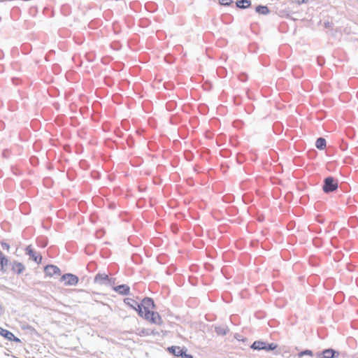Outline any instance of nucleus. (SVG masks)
Listing matches in <instances>:
<instances>
[{
  "mask_svg": "<svg viewBox=\"0 0 358 358\" xmlns=\"http://www.w3.org/2000/svg\"><path fill=\"white\" fill-rule=\"evenodd\" d=\"M323 358H337L340 352L332 348L325 349L322 351Z\"/></svg>",
  "mask_w": 358,
  "mask_h": 358,
  "instance_id": "nucleus-11",
  "label": "nucleus"
},
{
  "mask_svg": "<svg viewBox=\"0 0 358 358\" xmlns=\"http://www.w3.org/2000/svg\"><path fill=\"white\" fill-rule=\"evenodd\" d=\"M327 141L323 137H320L316 140L315 147L320 150H323L326 148Z\"/></svg>",
  "mask_w": 358,
  "mask_h": 358,
  "instance_id": "nucleus-15",
  "label": "nucleus"
},
{
  "mask_svg": "<svg viewBox=\"0 0 358 358\" xmlns=\"http://www.w3.org/2000/svg\"><path fill=\"white\" fill-rule=\"evenodd\" d=\"M168 350L171 354H173L174 356L180 357V355L182 350V348H181L179 346H171L168 348Z\"/></svg>",
  "mask_w": 358,
  "mask_h": 358,
  "instance_id": "nucleus-17",
  "label": "nucleus"
},
{
  "mask_svg": "<svg viewBox=\"0 0 358 358\" xmlns=\"http://www.w3.org/2000/svg\"><path fill=\"white\" fill-rule=\"evenodd\" d=\"M255 11L258 14L264 15H268L270 13V10H269L268 7L267 6L261 5V4L255 7Z\"/></svg>",
  "mask_w": 358,
  "mask_h": 358,
  "instance_id": "nucleus-13",
  "label": "nucleus"
},
{
  "mask_svg": "<svg viewBox=\"0 0 358 358\" xmlns=\"http://www.w3.org/2000/svg\"><path fill=\"white\" fill-rule=\"evenodd\" d=\"M94 281L95 283L106 285V283H110V278L107 274L99 273L95 275Z\"/></svg>",
  "mask_w": 358,
  "mask_h": 358,
  "instance_id": "nucleus-10",
  "label": "nucleus"
},
{
  "mask_svg": "<svg viewBox=\"0 0 358 358\" xmlns=\"http://www.w3.org/2000/svg\"><path fill=\"white\" fill-rule=\"evenodd\" d=\"M251 348H252L253 350H265L266 342L262 341H256L252 344Z\"/></svg>",
  "mask_w": 358,
  "mask_h": 358,
  "instance_id": "nucleus-16",
  "label": "nucleus"
},
{
  "mask_svg": "<svg viewBox=\"0 0 358 358\" xmlns=\"http://www.w3.org/2000/svg\"><path fill=\"white\" fill-rule=\"evenodd\" d=\"M143 317L152 324H161L162 323V317L157 312L147 311L143 313Z\"/></svg>",
  "mask_w": 358,
  "mask_h": 358,
  "instance_id": "nucleus-2",
  "label": "nucleus"
},
{
  "mask_svg": "<svg viewBox=\"0 0 358 358\" xmlns=\"http://www.w3.org/2000/svg\"><path fill=\"white\" fill-rule=\"evenodd\" d=\"M124 302L131 308L135 310L140 317H143V311L141 310L139 303L130 298L124 299Z\"/></svg>",
  "mask_w": 358,
  "mask_h": 358,
  "instance_id": "nucleus-4",
  "label": "nucleus"
},
{
  "mask_svg": "<svg viewBox=\"0 0 358 358\" xmlns=\"http://www.w3.org/2000/svg\"><path fill=\"white\" fill-rule=\"evenodd\" d=\"M26 254L28 255L37 264H40L42 261V256L37 254L36 252L31 248V245H28L26 249Z\"/></svg>",
  "mask_w": 358,
  "mask_h": 358,
  "instance_id": "nucleus-6",
  "label": "nucleus"
},
{
  "mask_svg": "<svg viewBox=\"0 0 358 358\" xmlns=\"http://www.w3.org/2000/svg\"><path fill=\"white\" fill-rule=\"evenodd\" d=\"M108 207H109V208H110V209H113V208H115V204H114V203H110L109 204V206H108Z\"/></svg>",
  "mask_w": 358,
  "mask_h": 358,
  "instance_id": "nucleus-30",
  "label": "nucleus"
},
{
  "mask_svg": "<svg viewBox=\"0 0 358 358\" xmlns=\"http://www.w3.org/2000/svg\"><path fill=\"white\" fill-rule=\"evenodd\" d=\"M8 259L6 256L0 251V270L5 271V266L8 264Z\"/></svg>",
  "mask_w": 358,
  "mask_h": 358,
  "instance_id": "nucleus-19",
  "label": "nucleus"
},
{
  "mask_svg": "<svg viewBox=\"0 0 358 358\" xmlns=\"http://www.w3.org/2000/svg\"><path fill=\"white\" fill-rule=\"evenodd\" d=\"M150 332L151 333V335H155L156 334V333L153 330H150Z\"/></svg>",
  "mask_w": 358,
  "mask_h": 358,
  "instance_id": "nucleus-32",
  "label": "nucleus"
},
{
  "mask_svg": "<svg viewBox=\"0 0 358 358\" xmlns=\"http://www.w3.org/2000/svg\"><path fill=\"white\" fill-rule=\"evenodd\" d=\"M303 355H310L313 356V353L310 350H305L299 353V356L302 357Z\"/></svg>",
  "mask_w": 358,
  "mask_h": 358,
  "instance_id": "nucleus-23",
  "label": "nucleus"
},
{
  "mask_svg": "<svg viewBox=\"0 0 358 358\" xmlns=\"http://www.w3.org/2000/svg\"><path fill=\"white\" fill-rule=\"evenodd\" d=\"M215 331L217 333V334L221 335V336H224L229 332V329L226 326H220V327H215Z\"/></svg>",
  "mask_w": 358,
  "mask_h": 358,
  "instance_id": "nucleus-18",
  "label": "nucleus"
},
{
  "mask_svg": "<svg viewBox=\"0 0 358 358\" xmlns=\"http://www.w3.org/2000/svg\"><path fill=\"white\" fill-rule=\"evenodd\" d=\"M1 245L3 250H8L10 248L9 244L6 242H1Z\"/></svg>",
  "mask_w": 358,
  "mask_h": 358,
  "instance_id": "nucleus-26",
  "label": "nucleus"
},
{
  "mask_svg": "<svg viewBox=\"0 0 358 358\" xmlns=\"http://www.w3.org/2000/svg\"><path fill=\"white\" fill-rule=\"evenodd\" d=\"M140 306L141 308V310H143V308L144 309L143 313H146L147 311H150V309H155V303L154 302V300L152 298L150 297H145L141 303H140Z\"/></svg>",
  "mask_w": 358,
  "mask_h": 358,
  "instance_id": "nucleus-5",
  "label": "nucleus"
},
{
  "mask_svg": "<svg viewBox=\"0 0 358 358\" xmlns=\"http://www.w3.org/2000/svg\"><path fill=\"white\" fill-rule=\"evenodd\" d=\"M233 2V0H219V3L224 6H230Z\"/></svg>",
  "mask_w": 358,
  "mask_h": 358,
  "instance_id": "nucleus-22",
  "label": "nucleus"
},
{
  "mask_svg": "<svg viewBox=\"0 0 358 358\" xmlns=\"http://www.w3.org/2000/svg\"><path fill=\"white\" fill-rule=\"evenodd\" d=\"M176 231H177V228H176V229H174L173 231H174V232H176Z\"/></svg>",
  "mask_w": 358,
  "mask_h": 358,
  "instance_id": "nucleus-37",
  "label": "nucleus"
},
{
  "mask_svg": "<svg viewBox=\"0 0 358 358\" xmlns=\"http://www.w3.org/2000/svg\"><path fill=\"white\" fill-rule=\"evenodd\" d=\"M239 78L241 81L245 82L247 80V75L246 74H241L239 76Z\"/></svg>",
  "mask_w": 358,
  "mask_h": 358,
  "instance_id": "nucleus-27",
  "label": "nucleus"
},
{
  "mask_svg": "<svg viewBox=\"0 0 358 358\" xmlns=\"http://www.w3.org/2000/svg\"><path fill=\"white\" fill-rule=\"evenodd\" d=\"M176 231H177V228H176V229H174L173 231H174V232H176Z\"/></svg>",
  "mask_w": 358,
  "mask_h": 358,
  "instance_id": "nucleus-36",
  "label": "nucleus"
},
{
  "mask_svg": "<svg viewBox=\"0 0 358 358\" xmlns=\"http://www.w3.org/2000/svg\"><path fill=\"white\" fill-rule=\"evenodd\" d=\"M113 289L119 294L127 296L130 294V287L126 284H122L117 286H113Z\"/></svg>",
  "mask_w": 358,
  "mask_h": 358,
  "instance_id": "nucleus-9",
  "label": "nucleus"
},
{
  "mask_svg": "<svg viewBox=\"0 0 358 358\" xmlns=\"http://www.w3.org/2000/svg\"><path fill=\"white\" fill-rule=\"evenodd\" d=\"M140 336H149L151 335V333L150 332V329H143L141 330L139 333Z\"/></svg>",
  "mask_w": 358,
  "mask_h": 358,
  "instance_id": "nucleus-24",
  "label": "nucleus"
},
{
  "mask_svg": "<svg viewBox=\"0 0 358 358\" xmlns=\"http://www.w3.org/2000/svg\"><path fill=\"white\" fill-rule=\"evenodd\" d=\"M3 310V308L2 306L0 305V311H1Z\"/></svg>",
  "mask_w": 358,
  "mask_h": 358,
  "instance_id": "nucleus-35",
  "label": "nucleus"
},
{
  "mask_svg": "<svg viewBox=\"0 0 358 358\" xmlns=\"http://www.w3.org/2000/svg\"><path fill=\"white\" fill-rule=\"evenodd\" d=\"M338 188V180L332 176L326 177L324 179L322 189L325 193H330Z\"/></svg>",
  "mask_w": 358,
  "mask_h": 358,
  "instance_id": "nucleus-1",
  "label": "nucleus"
},
{
  "mask_svg": "<svg viewBox=\"0 0 358 358\" xmlns=\"http://www.w3.org/2000/svg\"><path fill=\"white\" fill-rule=\"evenodd\" d=\"M60 280L64 282L66 286L76 285L78 282V277L72 273H65L62 275Z\"/></svg>",
  "mask_w": 358,
  "mask_h": 358,
  "instance_id": "nucleus-3",
  "label": "nucleus"
},
{
  "mask_svg": "<svg viewBox=\"0 0 358 358\" xmlns=\"http://www.w3.org/2000/svg\"><path fill=\"white\" fill-rule=\"evenodd\" d=\"M115 279L110 278V283H106V285L111 286V285H115Z\"/></svg>",
  "mask_w": 358,
  "mask_h": 358,
  "instance_id": "nucleus-29",
  "label": "nucleus"
},
{
  "mask_svg": "<svg viewBox=\"0 0 358 358\" xmlns=\"http://www.w3.org/2000/svg\"><path fill=\"white\" fill-rule=\"evenodd\" d=\"M0 335L6 338L8 341H14L16 343H20L21 341L10 331L0 327Z\"/></svg>",
  "mask_w": 358,
  "mask_h": 358,
  "instance_id": "nucleus-7",
  "label": "nucleus"
},
{
  "mask_svg": "<svg viewBox=\"0 0 358 358\" xmlns=\"http://www.w3.org/2000/svg\"><path fill=\"white\" fill-rule=\"evenodd\" d=\"M258 220L262 222L264 220V217L262 215L258 217Z\"/></svg>",
  "mask_w": 358,
  "mask_h": 358,
  "instance_id": "nucleus-31",
  "label": "nucleus"
},
{
  "mask_svg": "<svg viewBox=\"0 0 358 358\" xmlns=\"http://www.w3.org/2000/svg\"><path fill=\"white\" fill-rule=\"evenodd\" d=\"M47 245V242L42 243V246L45 247Z\"/></svg>",
  "mask_w": 358,
  "mask_h": 358,
  "instance_id": "nucleus-33",
  "label": "nucleus"
},
{
  "mask_svg": "<svg viewBox=\"0 0 358 358\" xmlns=\"http://www.w3.org/2000/svg\"><path fill=\"white\" fill-rule=\"evenodd\" d=\"M12 270L15 273L20 274L24 270V266L22 263L14 262L12 263Z\"/></svg>",
  "mask_w": 358,
  "mask_h": 358,
  "instance_id": "nucleus-14",
  "label": "nucleus"
},
{
  "mask_svg": "<svg viewBox=\"0 0 358 358\" xmlns=\"http://www.w3.org/2000/svg\"><path fill=\"white\" fill-rule=\"evenodd\" d=\"M252 4L250 0H237L236 1V6L240 9H245L249 8Z\"/></svg>",
  "mask_w": 358,
  "mask_h": 358,
  "instance_id": "nucleus-12",
  "label": "nucleus"
},
{
  "mask_svg": "<svg viewBox=\"0 0 358 358\" xmlns=\"http://www.w3.org/2000/svg\"><path fill=\"white\" fill-rule=\"evenodd\" d=\"M292 2L296 3L298 5H301L303 3H306L308 0H291Z\"/></svg>",
  "mask_w": 358,
  "mask_h": 358,
  "instance_id": "nucleus-25",
  "label": "nucleus"
},
{
  "mask_svg": "<svg viewBox=\"0 0 358 358\" xmlns=\"http://www.w3.org/2000/svg\"><path fill=\"white\" fill-rule=\"evenodd\" d=\"M277 348V345L274 344V343H268L266 342V349H265V351L266 352H270V351H272L273 350H275V348Z\"/></svg>",
  "mask_w": 358,
  "mask_h": 358,
  "instance_id": "nucleus-20",
  "label": "nucleus"
},
{
  "mask_svg": "<svg viewBox=\"0 0 358 358\" xmlns=\"http://www.w3.org/2000/svg\"><path fill=\"white\" fill-rule=\"evenodd\" d=\"M224 71V69L220 68L217 70V73L220 75V76H223L222 74Z\"/></svg>",
  "mask_w": 358,
  "mask_h": 358,
  "instance_id": "nucleus-28",
  "label": "nucleus"
},
{
  "mask_svg": "<svg viewBox=\"0 0 358 358\" xmlns=\"http://www.w3.org/2000/svg\"><path fill=\"white\" fill-rule=\"evenodd\" d=\"M138 204V203H136V207H138V208H141V206H139Z\"/></svg>",
  "mask_w": 358,
  "mask_h": 358,
  "instance_id": "nucleus-34",
  "label": "nucleus"
},
{
  "mask_svg": "<svg viewBox=\"0 0 358 358\" xmlns=\"http://www.w3.org/2000/svg\"><path fill=\"white\" fill-rule=\"evenodd\" d=\"M44 271L45 275L50 277H52L55 275H59L61 274L59 268L52 264L45 266Z\"/></svg>",
  "mask_w": 358,
  "mask_h": 358,
  "instance_id": "nucleus-8",
  "label": "nucleus"
},
{
  "mask_svg": "<svg viewBox=\"0 0 358 358\" xmlns=\"http://www.w3.org/2000/svg\"><path fill=\"white\" fill-rule=\"evenodd\" d=\"M180 358H193V356L189 354H187V350L185 348H182V350L180 353Z\"/></svg>",
  "mask_w": 358,
  "mask_h": 358,
  "instance_id": "nucleus-21",
  "label": "nucleus"
}]
</instances>
